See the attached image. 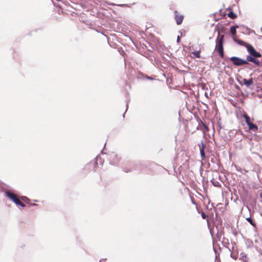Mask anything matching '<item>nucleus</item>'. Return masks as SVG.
<instances>
[{"label":"nucleus","instance_id":"obj_7","mask_svg":"<svg viewBox=\"0 0 262 262\" xmlns=\"http://www.w3.org/2000/svg\"><path fill=\"white\" fill-rule=\"evenodd\" d=\"M248 126L250 130H252V131H253L254 132H257L258 127H257V126L255 124L250 122L248 125Z\"/></svg>","mask_w":262,"mask_h":262},{"label":"nucleus","instance_id":"obj_19","mask_svg":"<svg viewBox=\"0 0 262 262\" xmlns=\"http://www.w3.org/2000/svg\"><path fill=\"white\" fill-rule=\"evenodd\" d=\"M201 216L203 219H205L207 217V215L204 212H202L201 213Z\"/></svg>","mask_w":262,"mask_h":262},{"label":"nucleus","instance_id":"obj_8","mask_svg":"<svg viewBox=\"0 0 262 262\" xmlns=\"http://www.w3.org/2000/svg\"><path fill=\"white\" fill-rule=\"evenodd\" d=\"M243 82H244V84L245 85H246V86L247 87V88H249L250 87V86L251 85H252L253 83V80L252 79H243Z\"/></svg>","mask_w":262,"mask_h":262},{"label":"nucleus","instance_id":"obj_16","mask_svg":"<svg viewBox=\"0 0 262 262\" xmlns=\"http://www.w3.org/2000/svg\"><path fill=\"white\" fill-rule=\"evenodd\" d=\"M247 220L253 226H255V224L251 217H248Z\"/></svg>","mask_w":262,"mask_h":262},{"label":"nucleus","instance_id":"obj_10","mask_svg":"<svg viewBox=\"0 0 262 262\" xmlns=\"http://www.w3.org/2000/svg\"><path fill=\"white\" fill-rule=\"evenodd\" d=\"M202 147L200 148V154L201 157L203 159L205 158V154L204 152L205 144L203 143V142H202Z\"/></svg>","mask_w":262,"mask_h":262},{"label":"nucleus","instance_id":"obj_17","mask_svg":"<svg viewBox=\"0 0 262 262\" xmlns=\"http://www.w3.org/2000/svg\"><path fill=\"white\" fill-rule=\"evenodd\" d=\"M16 204L17 205H20V206L23 207L25 206V204H23L22 202H21L19 200L17 201V202L16 203Z\"/></svg>","mask_w":262,"mask_h":262},{"label":"nucleus","instance_id":"obj_15","mask_svg":"<svg viewBox=\"0 0 262 262\" xmlns=\"http://www.w3.org/2000/svg\"><path fill=\"white\" fill-rule=\"evenodd\" d=\"M244 117L245 119V121L247 125H248L251 122L250 121V117L247 115H244Z\"/></svg>","mask_w":262,"mask_h":262},{"label":"nucleus","instance_id":"obj_9","mask_svg":"<svg viewBox=\"0 0 262 262\" xmlns=\"http://www.w3.org/2000/svg\"><path fill=\"white\" fill-rule=\"evenodd\" d=\"M233 40L235 42H236L238 45L242 46H245L247 48V45L248 44L245 42L244 41L240 40V39H237L235 38H233Z\"/></svg>","mask_w":262,"mask_h":262},{"label":"nucleus","instance_id":"obj_6","mask_svg":"<svg viewBox=\"0 0 262 262\" xmlns=\"http://www.w3.org/2000/svg\"><path fill=\"white\" fill-rule=\"evenodd\" d=\"M239 259L241 260L242 262H248L247 255L244 252L241 253Z\"/></svg>","mask_w":262,"mask_h":262},{"label":"nucleus","instance_id":"obj_11","mask_svg":"<svg viewBox=\"0 0 262 262\" xmlns=\"http://www.w3.org/2000/svg\"><path fill=\"white\" fill-rule=\"evenodd\" d=\"M112 157L113 158V161H112V164H116L119 161L118 156L116 154H112Z\"/></svg>","mask_w":262,"mask_h":262},{"label":"nucleus","instance_id":"obj_14","mask_svg":"<svg viewBox=\"0 0 262 262\" xmlns=\"http://www.w3.org/2000/svg\"><path fill=\"white\" fill-rule=\"evenodd\" d=\"M194 57L199 58L200 57L199 51H194L192 52Z\"/></svg>","mask_w":262,"mask_h":262},{"label":"nucleus","instance_id":"obj_3","mask_svg":"<svg viewBox=\"0 0 262 262\" xmlns=\"http://www.w3.org/2000/svg\"><path fill=\"white\" fill-rule=\"evenodd\" d=\"M216 40L217 41L216 45V48L217 49L221 57H223V36H222L219 40H218V38Z\"/></svg>","mask_w":262,"mask_h":262},{"label":"nucleus","instance_id":"obj_4","mask_svg":"<svg viewBox=\"0 0 262 262\" xmlns=\"http://www.w3.org/2000/svg\"><path fill=\"white\" fill-rule=\"evenodd\" d=\"M6 196L9 198L12 201H13L15 204L19 200L16 195L11 192V191L8 190L5 192Z\"/></svg>","mask_w":262,"mask_h":262},{"label":"nucleus","instance_id":"obj_12","mask_svg":"<svg viewBox=\"0 0 262 262\" xmlns=\"http://www.w3.org/2000/svg\"><path fill=\"white\" fill-rule=\"evenodd\" d=\"M237 27H238L237 26H233L230 27V32L233 35H236V29Z\"/></svg>","mask_w":262,"mask_h":262},{"label":"nucleus","instance_id":"obj_5","mask_svg":"<svg viewBox=\"0 0 262 262\" xmlns=\"http://www.w3.org/2000/svg\"><path fill=\"white\" fill-rule=\"evenodd\" d=\"M175 13V18L177 21V24L178 25H180L182 24L183 20V15H179L178 14V12L176 11L174 12Z\"/></svg>","mask_w":262,"mask_h":262},{"label":"nucleus","instance_id":"obj_2","mask_svg":"<svg viewBox=\"0 0 262 262\" xmlns=\"http://www.w3.org/2000/svg\"><path fill=\"white\" fill-rule=\"evenodd\" d=\"M230 60L232 62L233 64L236 66H241L244 64H249L247 60H246L239 57L235 56L230 58Z\"/></svg>","mask_w":262,"mask_h":262},{"label":"nucleus","instance_id":"obj_13","mask_svg":"<svg viewBox=\"0 0 262 262\" xmlns=\"http://www.w3.org/2000/svg\"><path fill=\"white\" fill-rule=\"evenodd\" d=\"M228 16L232 19L235 18L236 17V15L233 12H230L228 14Z\"/></svg>","mask_w":262,"mask_h":262},{"label":"nucleus","instance_id":"obj_1","mask_svg":"<svg viewBox=\"0 0 262 262\" xmlns=\"http://www.w3.org/2000/svg\"><path fill=\"white\" fill-rule=\"evenodd\" d=\"M247 49L250 54V55L247 56V61L252 62L256 66H259L260 65V61L258 59H256V58L260 57L261 56V54L257 52L251 45H247Z\"/></svg>","mask_w":262,"mask_h":262},{"label":"nucleus","instance_id":"obj_18","mask_svg":"<svg viewBox=\"0 0 262 262\" xmlns=\"http://www.w3.org/2000/svg\"><path fill=\"white\" fill-rule=\"evenodd\" d=\"M22 200L23 201H25L27 203L28 202V201H29V199H28L26 196H23L21 198Z\"/></svg>","mask_w":262,"mask_h":262},{"label":"nucleus","instance_id":"obj_20","mask_svg":"<svg viewBox=\"0 0 262 262\" xmlns=\"http://www.w3.org/2000/svg\"><path fill=\"white\" fill-rule=\"evenodd\" d=\"M180 37L178 36L177 37V42H179L180 41Z\"/></svg>","mask_w":262,"mask_h":262}]
</instances>
